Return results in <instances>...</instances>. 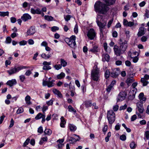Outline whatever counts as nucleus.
I'll return each mask as SVG.
<instances>
[{
    "mask_svg": "<svg viewBox=\"0 0 149 149\" xmlns=\"http://www.w3.org/2000/svg\"><path fill=\"white\" fill-rule=\"evenodd\" d=\"M24 111V109L22 107L19 108L17 111L16 113L17 114L22 113Z\"/></svg>",
    "mask_w": 149,
    "mask_h": 149,
    "instance_id": "41",
    "label": "nucleus"
},
{
    "mask_svg": "<svg viewBox=\"0 0 149 149\" xmlns=\"http://www.w3.org/2000/svg\"><path fill=\"white\" fill-rule=\"evenodd\" d=\"M145 15L147 17V18H149V10H146Z\"/></svg>",
    "mask_w": 149,
    "mask_h": 149,
    "instance_id": "64",
    "label": "nucleus"
},
{
    "mask_svg": "<svg viewBox=\"0 0 149 149\" xmlns=\"http://www.w3.org/2000/svg\"><path fill=\"white\" fill-rule=\"evenodd\" d=\"M68 111L70 112H72L74 113H76V110L74 109V108L72 107V106L70 105L68 107Z\"/></svg>",
    "mask_w": 149,
    "mask_h": 149,
    "instance_id": "31",
    "label": "nucleus"
},
{
    "mask_svg": "<svg viewBox=\"0 0 149 149\" xmlns=\"http://www.w3.org/2000/svg\"><path fill=\"white\" fill-rule=\"evenodd\" d=\"M110 74V73L109 71L108 70H106L105 71V74H104V76H105V77L106 79H107V78H109V77Z\"/></svg>",
    "mask_w": 149,
    "mask_h": 149,
    "instance_id": "40",
    "label": "nucleus"
},
{
    "mask_svg": "<svg viewBox=\"0 0 149 149\" xmlns=\"http://www.w3.org/2000/svg\"><path fill=\"white\" fill-rule=\"evenodd\" d=\"M145 28L143 27H141L139 28V31L137 34L138 36H141L145 34Z\"/></svg>",
    "mask_w": 149,
    "mask_h": 149,
    "instance_id": "13",
    "label": "nucleus"
},
{
    "mask_svg": "<svg viewBox=\"0 0 149 149\" xmlns=\"http://www.w3.org/2000/svg\"><path fill=\"white\" fill-rule=\"evenodd\" d=\"M90 51L93 53L98 52V49L97 46L96 45L94 46L93 48L91 49Z\"/></svg>",
    "mask_w": 149,
    "mask_h": 149,
    "instance_id": "29",
    "label": "nucleus"
},
{
    "mask_svg": "<svg viewBox=\"0 0 149 149\" xmlns=\"http://www.w3.org/2000/svg\"><path fill=\"white\" fill-rule=\"evenodd\" d=\"M53 92L55 94L58 95V96L60 97H62V95L61 92L57 89H54L53 90Z\"/></svg>",
    "mask_w": 149,
    "mask_h": 149,
    "instance_id": "23",
    "label": "nucleus"
},
{
    "mask_svg": "<svg viewBox=\"0 0 149 149\" xmlns=\"http://www.w3.org/2000/svg\"><path fill=\"white\" fill-rule=\"evenodd\" d=\"M45 134H48L50 135L52 134V130L49 129H46L44 132Z\"/></svg>",
    "mask_w": 149,
    "mask_h": 149,
    "instance_id": "38",
    "label": "nucleus"
},
{
    "mask_svg": "<svg viewBox=\"0 0 149 149\" xmlns=\"http://www.w3.org/2000/svg\"><path fill=\"white\" fill-rule=\"evenodd\" d=\"M72 136L74 137L75 139L76 140V141H79L80 138L79 136L74 134L72 135Z\"/></svg>",
    "mask_w": 149,
    "mask_h": 149,
    "instance_id": "43",
    "label": "nucleus"
},
{
    "mask_svg": "<svg viewBox=\"0 0 149 149\" xmlns=\"http://www.w3.org/2000/svg\"><path fill=\"white\" fill-rule=\"evenodd\" d=\"M59 30V28L56 26H54L51 27V30L53 32H55Z\"/></svg>",
    "mask_w": 149,
    "mask_h": 149,
    "instance_id": "47",
    "label": "nucleus"
},
{
    "mask_svg": "<svg viewBox=\"0 0 149 149\" xmlns=\"http://www.w3.org/2000/svg\"><path fill=\"white\" fill-rule=\"evenodd\" d=\"M113 50L115 54L117 56H119L121 54H123L121 51L120 47L116 45L114 46Z\"/></svg>",
    "mask_w": 149,
    "mask_h": 149,
    "instance_id": "9",
    "label": "nucleus"
},
{
    "mask_svg": "<svg viewBox=\"0 0 149 149\" xmlns=\"http://www.w3.org/2000/svg\"><path fill=\"white\" fill-rule=\"evenodd\" d=\"M148 39V37L146 36H143L141 39V40L142 42H145Z\"/></svg>",
    "mask_w": 149,
    "mask_h": 149,
    "instance_id": "44",
    "label": "nucleus"
},
{
    "mask_svg": "<svg viewBox=\"0 0 149 149\" xmlns=\"http://www.w3.org/2000/svg\"><path fill=\"white\" fill-rule=\"evenodd\" d=\"M17 83L16 80L15 79H12L11 80L8 81L6 83L7 85L9 86L10 87H12L13 85H15Z\"/></svg>",
    "mask_w": 149,
    "mask_h": 149,
    "instance_id": "14",
    "label": "nucleus"
},
{
    "mask_svg": "<svg viewBox=\"0 0 149 149\" xmlns=\"http://www.w3.org/2000/svg\"><path fill=\"white\" fill-rule=\"evenodd\" d=\"M96 36V33L94 30L91 29L88 31L87 36L90 40H93Z\"/></svg>",
    "mask_w": 149,
    "mask_h": 149,
    "instance_id": "8",
    "label": "nucleus"
},
{
    "mask_svg": "<svg viewBox=\"0 0 149 149\" xmlns=\"http://www.w3.org/2000/svg\"><path fill=\"white\" fill-rule=\"evenodd\" d=\"M60 65H61V66H62L63 67H65L67 64V62L64 59L62 58L60 59Z\"/></svg>",
    "mask_w": 149,
    "mask_h": 149,
    "instance_id": "25",
    "label": "nucleus"
},
{
    "mask_svg": "<svg viewBox=\"0 0 149 149\" xmlns=\"http://www.w3.org/2000/svg\"><path fill=\"white\" fill-rule=\"evenodd\" d=\"M65 76V74L63 72H61L60 74L57 76V77L58 79H61L64 78Z\"/></svg>",
    "mask_w": 149,
    "mask_h": 149,
    "instance_id": "30",
    "label": "nucleus"
},
{
    "mask_svg": "<svg viewBox=\"0 0 149 149\" xmlns=\"http://www.w3.org/2000/svg\"><path fill=\"white\" fill-rule=\"evenodd\" d=\"M61 123H60V126L62 127H64L65 124L66 123V121L65 120L64 117H62L61 118Z\"/></svg>",
    "mask_w": 149,
    "mask_h": 149,
    "instance_id": "24",
    "label": "nucleus"
},
{
    "mask_svg": "<svg viewBox=\"0 0 149 149\" xmlns=\"http://www.w3.org/2000/svg\"><path fill=\"white\" fill-rule=\"evenodd\" d=\"M104 1L109 5L113 4L115 1L116 0H104Z\"/></svg>",
    "mask_w": 149,
    "mask_h": 149,
    "instance_id": "32",
    "label": "nucleus"
},
{
    "mask_svg": "<svg viewBox=\"0 0 149 149\" xmlns=\"http://www.w3.org/2000/svg\"><path fill=\"white\" fill-rule=\"evenodd\" d=\"M7 72L10 75H11L17 72L16 68H11L10 70H7Z\"/></svg>",
    "mask_w": 149,
    "mask_h": 149,
    "instance_id": "19",
    "label": "nucleus"
},
{
    "mask_svg": "<svg viewBox=\"0 0 149 149\" xmlns=\"http://www.w3.org/2000/svg\"><path fill=\"white\" fill-rule=\"evenodd\" d=\"M127 107V105L125 104L121 106L120 107V110H121L125 109Z\"/></svg>",
    "mask_w": 149,
    "mask_h": 149,
    "instance_id": "57",
    "label": "nucleus"
},
{
    "mask_svg": "<svg viewBox=\"0 0 149 149\" xmlns=\"http://www.w3.org/2000/svg\"><path fill=\"white\" fill-rule=\"evenodd\" d=\"M145 136L147 139H149V131H147L145 132Z\"/></svg>",
    "mask_w": 149,
    "mask_h": 149,
    "instance_id": "55",
    "label": "nucleus"
},
{
    "mask_svg": "<svg viewBox=\"0 0 149 149\" xmlns=\"http://www.w3.org/2000/svg\"><path fill=\"white\" fill-rule=\"evenodd\" d=\"M29 67L27 66H24L23 65H21L17 67V68H16V71L17 72H19V71L23 69H26Z\"/></svg>",
    "mask_w": 149,
    "mask_h": 149,
    "instance_id": "26",
    "label": "nucleus"
},
{
    "mask_svg": "<svg viewBox=\"0 0 149 149\" xmlns=\"http://www.w3.org/2000/svg\"><path fill=\"white\" fill-rule=\"evenodd\" d=\"M70 129L71 131L74 132L77 129V127L74 125L70 124L69 125Z\"/></svg>",
    "mask_w": 149,
    "mask_h": 149,
    "instance_id": "27",
    "label": "nucleus"
},
{
    "mask_svg": "<svg viewBox=\"0 0 149 149\" xmlns=\"http://www.w3.org/2000/svg\"><path fill=\"white\" fill-rule=\"evenodd\" d=\"M41 56L42 57L45 59H47L50 58L51 56V54H46L45 53H42Z\"/></svg>",
    "mask_w": 149,
    "mask_h": 149,
    "instance_id": "22",
    "label": "nucleus"
},
{
    "mask_svg": "<svg viewBox=\"0 0 149 149\" xmlns=\"http://www.w3.org/2000/svg\"><path fill=\"white\" fill-rule=\"evenodd\" d=\"M11 40L12 39L10 37H8L6 38L5 42L6 44H9L11 43Z\"/></svg>",
    "mask_w": 149,
    "mask_h": 149,
    "instance_id": "42",
    "label": "nucleus"
},
{
    "mask_svg": "<svg viewBox=\"0 0 149 149\" xmlns=\"http://www.w3.org/2000/svg\"><path fill=\"white\" fill-rule=\"evenodd\" d=\"M74 31L76 34H77L78 33V26L77 24H76L75 26Z\"/></svg>",
    "mask_w": 149,
    "mask_h": 149,
    "instance_id": "48",
    "label": "nucleus"
},
{
    "mask_svg": "<svg viewBox=\"0 0 149 149\" xmlns=\"http://www.w3.org/2000/svg\"><path fill=\"white\" fill-rule=\"evenodd\" d=\"M67 140V141H69L70 143H72L76 142V140L75 139L74 137L73 136L72 137L68 136Z\"/></svg>",
    "mask_w": 149,
    "mask_h": 149,
    "instance_id": "21",
    "label": "nucleus"
},
{
    "mask_svg": "<svg viewBox=\"0 0 149 149\" xmlns=\"http://www.w3.org/2000/svg\"><path fill=\"white\" fill-rule=\"evenodd\" d=\"M141 81L142 83H143V86H146L148 83V82L147 80L143 78L141 79Z\"/></svg>",
    "mask_w": 149,
    "mask_h": 149,
    "instance_id": "28",
    "label": "nucleus"
},
{
    "mask_svg": "<svg viewBox=\"0 0 149 149\" xmlns=\"http://www.w3.org/2000/svg\"><path fill=\"white\" fill-rule=\"evenodd\" d=\"M94 7L96 12H98L102 14H105L109 10V8L107 5L100 1L96 2Z\"/></svg>",
    "mask_w": 149,
    "mask_h": 149,
    "instance_id": "2",
    "label": "nucleus"
},
{
    "mask_svg": "<svg viewBox=\"0 0 149 149\" xmlns=\"http://www.w3.org/2000/svg\"><path fill=\"white\" fill-rule=\"evenodd\" d=\"M110 59V57L109 55L107 54H103L102 55V61L104 62L107 61L108 62Z\"/></svg>",
    "mask_w": 149,
    "mask_h": 149,
    "instance_id": "17",
    "label": "nucleus"
},
{
    "mask_svg": "<svg viewBox=\"0 0 149 149\" xmlns=\"http://www.w3.org/2000/svg\"><path fill=\"white\" fill-rule=\"evenodd\" d=\"M43 132L42 127V126L38 128V132L40 133H42Z\"/></svg>",
    "mask_w": 149,
    "mask_h": 149,
    "instance_id": "61",
    "label": "nucleus"
},
{
    "mask_svg": "<svg viewBox=\"0 0 149 149\" xmlns=\"http://www.w3.org/2000/svg\"><path fill=\"white\" fill-rule=\"evenodd\" d=\"M51 69V66L49 65L44 66L43 67V69L44 70H48Z\"/></svg>",
    "mask_w": 149,
    "mask_h": 149,
    "instance_id": "46",
    "label": "nucleus"
},
{
    "mask_svg": "<svg viewBox=\"0 0 149 149\" xmlns=\"http://www.w3.org/2000/svg\"><path fill=\"white\" fill-rule=\"evenodd\" d=\"M8 15L9 12L8 11L6 12L0 11V16H1L5 17V16H8Z\"/></svg>",
    "mask_w": 149,
    "mask_h": 149,
    "instance_id": "34",
    "label": "nucleus"
},
{
    "mask_svg": "<svg viewBox=\"0 0 149 149\" xmlns=\"http://www.w3.org/2000/svg\"><path fill=\"white\" fill-rule=\"evenodd\" d=\"M120 45L119 46L122 52L124 53L126 51L127 47V42L125 40L120 43Z\"/></svg>",
    "mask_w": 149,
    "mask_h": 149,
    "instance_id": "7",
    "label": "nucleus"
},
{
    "mask_svg": "<svg viewBox=\"0 0 149 149\" xmlns=\"http://www.w3.org/2000/svg\"><path fill=\"white\" fill-rule=\"evenodd\" d=\"M30 141V139L29 138H27L25 142L23 144V146L24 147L26 146V145H27L29 142Z\"/></svg>",
    "mask_w": 149,
    "mask_h": 149,
    "instance_id": "49",
    "label": "nucleus"
},
{
    "mask_svg": "<svg viewBox=\"0 0 149 149\" xmlns=\"http://www.w3.org/2000/svg\"><path fill=\"white\" fill-rule=\"evenodd\" d=\"M127 95L126 93L123 91H121L118 94L116 99L117 102H119L125 100Z\"/></svg>",
    "mask_w": 149,
    "mask_h": 149,
    "instance_id": "6",
    "label": "nucleus"
},
{
    "mask_svg": "<svg viewBox=\"0 0 149 149\" xmlns=\"http://www.w3.org/2000/svg\"><path fill=\"white\" fill-rule=\"evenodd\" d=\"M45 19L48 21H51L53 20V17L52 16L48 15H45Z\"/></svg>",
    "mask_w": 149,
    "mask_h": 149,
    "instance_id": "37",
    "label": "nucleus"
},
{
    "mask_svg": "<svg viewBox=\"0 0 149 149\" xmlns=\"http://www.w3.org/2000/svg\"><path fill=\"white\" fill-rule=\"evenodd\" d=\"M104 16L100 15H98L96 18V22L99 27L100 31V37L102 38L103 36V33H105L104 29L105 28L107 24V22L104 21Z\"/></svg>",
    "mask_w": 149,
    "mask_h": 149,
    "instance_id": "1",
    "label": "nucleus"
},
{
    "mask_svg": "<svg viewBox=\"0 0 149 149\" xmlns=\"http://www.w3.org/2000/svg\"><path fill=\"white\" fill-rule=\"evenodd\" d=\"M31 99V97L29 95H27L25 97V100L27 104L29 105L31 104V102L30 101Z\"/></svg>",
    "mask_w": 149,
    "mask_h": 149,
    "instance_id": "20",
    "label": "nucleus"
},
{
    "mask_svg": "<svg viewBox=\"0 0 149 149\" xmlns=\"http://www.w3.org/2000/svg\"><path fill=\"white\" fill-rule=\"evenodd\" d=\"M43 113L42 114L41 113H39L35 118L36 120H39L41 118H42L43 117Z\"/></svg>",
    "mask_w": 149,
    "mask_h": 149,
    "instance_id": "33",
    "label": "nucleus"
},
{
    "mask_svg": "<svg viewBox=\"0 0 149 149\" xmlns=\"http://www.w3.org/2000/svg\"><path fill=\"white\" fill-rule=\"evenodd\" d=\"M27 43V42L25 40H22L19 42V44L20 45H26Z\"/></svg>",
    "mask_w": 149,
    "mask_h": 149,
    "instance_id": "54",
    "label": "nucleus"
},
{
    "mask_svg": "<svg viewBox=\"0 0 149 149\" xmlns=\"http://www.w3.org/2000/svg\"><path fill=\"white\" fill-rule=\"evenodd\" d=\"M48 107L47 106H44L42 108V111L43 113L45 114V111L48 109Z\"/></svg>",
    "mask_w": 149,
    "mask_h": 149,
    "instance_id": "59",
    "label": "nucleus"
},
{
    "mask_svg": "<svg viewBox=\"0 0 149 149\" xmlns=\"http://www.w3.org/2000/svg\"><path fill=\"white\" fill-rule=\"evenodd\" d=\"M30 12L33 14H41V11L39 8H38L36 9L31 8L30 9Z\"/></svg>",
    "mask_w": 149,
    "mask_h": 149,
    "instance_id": "10",
    "label": "nucleus"
},
{
    "mask_svg": "<svg viewBox=\"0 0 149 149\" xmlns=\"http://www.w3.org/2000/svg\"><path fill=\"white\" fill-rule=\"evenodd\" d=\"M100 76V70L97 66L95 65L91 71V78L95 81H98Z\"/></svg>",
    "mask_w": 149,
    "mask_h": 149,
    "instance_id": "3",
    "label": "nucleus"
},
{
    "mask_svg": "<svg viewBox=\"0 0 149 149\" xmlns=\"http://www.w3.org/2000/svg\"><path fill=\"white\" fill-rule=\"evenodd\" d=\"M19 78L20 81L22 82H23L25 79V77L24 75H20Z\"/></svg>",
    "mask_w": 149,
    "mask_h": 149,
    "instance_id": "51",
    "label": "nucleus"
},
{
    "mask_svg": "<svg viewBox=\"0 0 149 149\" xmlns=\"http://www.w3.org/2000/svg\"><path fill=\"white\" fill-rule=\"evenodd\" d=\"M35 32V28L33 27H31L28 30L27 34L28 36H31L33 35Z\"/></svg>",
    "mask_w": 149,
    "mask_h": 149,
    "instance_id": "15",
    "label": "nucleus"
},
{
    "mask_svg": "<svg viewBox=\"0 0 149 149\" xmlns=\"http://www.w3.org/2000/svg\"><path fill=\"white\" fill-rule=\"evenodd\" d=\"M136 145L135 144V143L133 142L131 143L130 144V146L131 149H134L136 147Z\"/></svg>",
    "mask_w": 149,
    "mask_h": 149,
    "instance_id": "45",
    "label": "nucleus"
},
{
    "mask_svg": "<svg viewBox=\"0 0 149 149\" xmlns=\"http://www.w3.org/2000/svg\"><path fill=\"white\" fill-rule=\"evenodd\" d=\"M54 85V83L51 82L50 81H48L47 86L49 87H52Z\"/></svg>",
    "mask_w": 149,
    "mask_h": 149,
    "instance_id": "60",
    "label": "nucleus"
},
{
    "mask_svg": "<svg viewBox=\"0 0 149 149\" xmlns=\"http://www.w3.org/2000/svg\"><path fill=\"white\" fill-rule=\"evenodd\" d=\"M113 87L110 85L107 87L106 88V91L107 92L109 93Z\"/></svg>",
    "mask_w": 149,
    "mask_h": 149,
    "instance_id": "56",
    "label": "nucleus"
},
{
    "mask_svg": "<svg viewBox=\"0 0 149 149\" xmlns=\"http://www.w3.org/2000/svg\"><path fill=\"white\" fill-rule=\"evenodd\" d=\"M119 73V70L118 68L114 69L113 72L111 73V76L114 78H116L118 76Z\"/></svg>",
    "mask_w": 149,
    "mask_h": 149,
    "instance_id": "11",
    "label": "nucleus"
},
{
    "mask_svg": "<svg viewBox=\"0 0 149 149\" xmlns=\"http://www.w3.org/2000/svg\"><path fill=\"white\" fill-rule=\"evenodd\" d=\"M133 58L132 61L134 63H136L139 60V58L137 57V56H135L134 57V58Z\"/></svg>",
    "mask_w": 149,
    "mask_h": 149,
    "instance_id": "58",
    "label": "nucleus"
},
{
    "mask_svg": "<svg viewBox=\"0 0 149 149\" xmlns=\"http://www.w3.org/2000/svg\"><path fill=\"white\" fill-rule=\"evenodd\" d=\"M134 25V23L132 22H129L127 26L131 27Z\"/></svg>",
    "mask_w": 149,
    "mask_h": 149,
    "instance_id": "63",
    "label": "nucleus"
},
{
    "mask_svg": "<svg viewBox=\"0 0 149 149\" xmlns=\"http://www.w3.org/2000/svg\"><path fill=\"white\" fill-rule=\"evenodd\" d=\"M14 124V121L13 120L12 118L10 121V124L9 127V128H10L12 127L13 126Z\"/></svg>",
    "mask_w": 149,
    "mask_h": 149,
    "instance_id": "52",
    "label": "nucleus"
},
{
    "mask_svg": "<svg viewBox=\"0 0 149 149\" xmlns=\"http://www.w3.org/2000/svg\"><path fill=\"white\" fill-rule=\"evenodd\" d=\"M54 67L57 70H58L61 68L62 67L61 65L60 64H56L54 66Z\"/></svg>",
    "mask_w": 149,
    "mask_h": 149,
    "instance_id": "39",
    "label": "nucleus"
},
{
    "mask_svg": "<svg viewBox=\"0 0 149 149\" xmlns=\"http://www.w3.org/2000/svg\"><path fill=\"white\" fill-rule=\"evenodd\" d=\"M137 108L140 113H142L143 111V104L141 103H138L137 104Z\"/></svg>",
    "mask_w": 149,
    "mask_h": 149,
    "instance_id": "16",
    "label": "nucleus"
},
{
    "mask_svg": "<svg viewBox=\"0 0 149 149\" xmlns=\"http://www.w3.org/2000/svg\"><path fill=\"white\" fill-rule=\"evenodd\" d=\"M119 106L118 105H116L113 107V109L115 111H117L118 109Z\"/></svg>",
    "mask_w": 149,
    "mask_h": 149,
    "instance_id": "62",
    "label": "nucleus"
},
{
    "mask_svg": "<svg viewBox=\"0 0 149 149\" xmlns=\"http://www.w3.org/2000/svg\"><path fill=\"white\" fill-rule=\"evenodd\" d=\"M134 81V79L133 77H131L130 78H128L126 81V82L127 85L129 86H130L131 84Z\"/></svg>",
    "mask_w": 149,
    "mask_h": 149,
    "instance_id": "18",
    "label": "nucleus"
},
{
    "mask_svg": "<svg viewBox=\"0 0 149 149\" xmlns=\"http://www.w3.org/2000/svg\"><path fill=\"white\" fill-rule=\"evenodd\" d=\"M120 139L123 141H125L126 139V136L125 135L123 134L120 136Z\"/></svg>",
    "mask_w": 149,
    "mask_h": 149,
    "instance_id": "50",
    "label": "nucleus"
},
{
    "mask_svg": "<svg viewBox=\"0 0 149 149\" xmlns=\"http://www.w3.org/2000/svg\"><path fill=\"white\" fill-rule=\"evenodd\" d=\"M84 104L86 107H90L92 105V103L91 101H86L84 102Z\"/></svg>",
    "mask_w": 149,
    "mask_h": 149,
    "instance_id": "35",
    "label": "nucleus"
},
{
    "mask_svg": "<svg viewBox=\"0 0 149 149\" xmlns=\"http://www.w3.org/2000/svg\"><path fill=\"white\" fill-rule=\"evenodd\" d=\"M107 118L109 123L110 124H112L115 120V114L112 110L108 111Z\"/></svg>",
    "mask_w": 149,
    "mask_h": 149,
    "instance_id": "4",
    "label": "nucleus"
},
{
    "mask_svg": "<svg viewBox=\"0 0 149 149\" xmlns=\"http://www.w3.org/2000/svg\"><path fill=\"white\" fill-rule=\"evenodd\" d=\"M75 39V36L73 35L71 36L70 38L67 39L66 42L70 47L74 48L76 45Z\"/></svg>",
    "mask_w": 149,
    "mask_h": 149,
    "instance_id": "5",
    "label": "nucleus"
},
{
    "mask_svg": "<svg viewBox=\"0 0 149 149\" xmlns=\"http://www.w3.org/2000/svg\"><path fill=\"white\" fill-rule=\"evenodd\" d=\"M138 55V53L136 52H135L132 53V55H131V58H134L135 56H137Z\"/></svg>",
    "mask_w": 149,
    "mask_h": 149,
    "instance_id": "53",
    "label": "nucleus"
},
{
    "mask_svg": "<svg viewBox=\"0 0 149 149\" xmlns=\"http://www.w3.org/2000/svg\"><path fill=\"white\" fill-rule=\"evenodd\" d=\"M31 16L28 13L23 14L21 17L22 20L24 22H26L29 19H31Z\"/></svg>",
    "mask_w": 149,
    "mask_h": 149,
    "instance_id": "12",
    "label": "nucleus"
},
{
    "mask_svg": "<svg viewBox=\"0 0 149 149\" xmlns=\"http://www.w3.org/2000/svg\"><path fill=\"white\" fill-rule=\"evenodd\" d=\"M72 16L70 15H64V18L65 20L67 22H68L70 20V18L72 17Z\"/></svg>",
    "mask_w": 149,
    "mask_h": 149,
    "instance_id": "36",
    "label": "nucleus"
}]
</instances>
